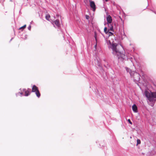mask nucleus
Wrapping results in <instances>:
<instances>
[{
  "mask_svg": "<svg viewBox=\"0 0 156 156\" xmlns=\"http://www.w3.org/2000/svg\"><path fill=\"white\" fill-rule=\"evenodd\" d=\"M107 44L108 46L112 49L113 54L117 57L118 58H122L123 59L126 58V55L120 52L119 50L117 49V44L115 43L114 41H113L112 43L110 41H108L107 42Z\"/></svg>",
  "mask_w": 156,
  "mask_h": 156,
  "instance_id": "obj_1",
  "label": "nucleus"
},
{
  "mask_svg": "<svg viewBox=\"0 0 156 156\" xmlns=\"http://www.w3.org/2000/svg\"><path fill=\"white\" fill-rule=\"evenodd\" d=\"M127 71L129 72L131 76H133L134 79L136 81H138L140 80V75L138 73L134 71H131V70L129 68H126Z\"/></svg>",
  "mask_w": 156,
  "mask_h": 156,
  "instance_id": "obj_2",
  "label": "nucleus"
},
{
  "mask_svg": "<svg viewBox=\"0 0 156 156\" xmlns=\"http://www.w3.org/2000/svg\"><path fill=\"white\" fill-rule=\"evenodd\" d=\"M145 96L150 101H153L154 98H156V92H149L148 91L145 92Z\"/></svg>",
  "mask_w": 156,
  "mask_h": 156,
  "instance_id": "obj_3",
  "label": "nucleus"
},
{
  "mask_svg": "<svg viewBox=\"0 0 156 156\" xmlns=\"http://www.w3.org/2000/svg\"><path fill=\"white\" fill-rule=\"evenodd\" d=\"M32 92H35L37 96L39 98L40 96V94L38 90L37 87L34 85L32 88Z\"/></svg>",
  "mask_w": 156,
  "mask_h": 156,
  "instance_id": "obj_4",
  "label": "nucleus"
},
{
  "mask_svg": "<svg viewBox=\"0 0 156 156\" xmlns=\"http://www.w3.org/2000/svg\"><path fill=\"white\" fill-rule=\"evenodd\" d=\"M90 5L93 10L94 11L95 10L96 7L95 3L94 1H90Z\"/></svg>",
  "mask_w": 156,
  "mask_h": 156,
  "instance_id": "obj_5",
  "label": "nucleus"
},
{
  "mask_svg": "<svg viewBox=\"0 0 156 156\" xmlns=\"http://www.w3.org/2000/svg\"><path fill=\"white\" fill-rule=\"evenodd\" d=\"M106 20L107 21V24L109 26V24L112 23V19L111 16L110 15H108L107 17Z\"/></svg>",
  "mask_w": 156,
  "mask_h": 156,
  "instance_id": "obj_6",
  "label": "nucleus"
},
{
  "mask_svg": "<svg viewBox=\"0 0 156 156\" xmlns=\"http://www.w3.org/2000/svg\"><path fill=\"white\" fill-rule=\"evenodd\" d=\"M133 111L135 112H137V108L136 106L135 105H133L132 107Z\"/></svg>",
  "mask_w": 156,
  "mask_h": 156,
  "instance_id": "obj_7",
  "label": "nucleus"
},
{
  "mask_svg": "<svg viewBox=\"0 0 156 156\" xmlns=\"http://www.w3.org/2000/svg\"><path fill=\"white\" fill-rule=\"evenodd\" d=\"M53 23L55 24V25L58 27H59L60 25V23L59 20H56L54 21Z\"/></svg>",
  "mask_w": 156,
  "mask_h": 156,
  "instance_id": "obj_8",
  "label": "nucleus"
},
{
  "mask_svg": "<svg viewBox=\"0 0 156 156\" xmlns=\"http://www.w3.org/2000/svg\"><path fill=\"white\" fill-rule=\"evenodd\" d=\"M30 89H28V90L27 91H25V96H28L30 94Z\"/></svg>",
  "mask_w": 156,
  "mask_h": 156,
  "instance_id": "obj_9",
  "label": "nucleus"
},
{
  "mask_svg": "<svg viewBox=\"0 0 156 156\" xmlns=\"http://www.w3.org/2000/svg\"><path fill=\"white\" fill-rule=\"evenodd\" d=\"M50 17V15L49 14H47L45 16V18L46 20H49V19Z\"/></svg>",
  "mask_w": 156,
  "mask_h": 156,
  "instance_id": "obj_10",
  "label": "nucleus"
},
{
  "mask_svg": "<svg viewBox=\"0 0 156 156\" xmlns=\"http://www.w3.org/2000/svg\"><path fill=\"white\" fill-rule=\"evenodd\" d=\"M109 30H110L113 31V30L114 29H116V27L114 28L113 26H111V27H109Z\"/></svg>",
  "mask_w": 156,
  "mask_h": 156,
  "instance_id": "obj_11",
  "label": "nucleus"
},
{
  "mask_svg": "<svg viewBox=\"0 0 156 156\" xmlns=\"http://www.w3.org/2000/svg\"><path fill=\"white\" fill-rule=\"evenodd\" d=\"M137 145L140 144L141 143V141L140 140L138 139L137 140Z\"/></svg>",
  "mask_w": 156,
  "mask_h": 156,
  "instance_id": "obj_12",
  "label": "nucleus"
},
{
  "mask_svg": "<svg viewBox=\"0 0 156 156\" xmlns=\"http://www.w3.org/2000/svg\"><path fill=\"white\" fill-rule=\"evenodd\" d=\"M26 25H24V26H23L21 27L20 28V29H24V28H25L26 27Z\"/></svg>",
  "mask_w": 156,
  "mask_h": 156,
  "instance_id": "obj_13",
  "label": "nucleus"
},
{
  "mask_svg": "<svg viewBox=\"0 0 156 156\" xmlns=\"http://www.w3.org/2000/svg\"><path fill=\"white\" fill-rule=\"evenodd\" d=\"M104 32L106 33H107V28L106 27H105L104 29Z\"/></svg>",
  "mask_w": 156,
  "mask_h": 156,
  "instance_id": "obj_14",
  "label": "nucleus"
},
{
  "mask_svg": "<svg viewBox=\"0 0 156 156\" xmlns=\"http://www.w3.org/2000/svg\"><path fill=\"white\" fill-rule=\"evenodd\" d=\"M128 121L130 124H132V122H131L129 119H128Z\"/></svg>",
  "mask_w": 156,
  "mask_h": 156,
  "instance_id": "obj_15",
  "label": "nucleus"
},
{
  "mask_svg": "<svg viewBox=\"0 0 156 156\" xmlns=\"http://www.w3.org/2000/svg\"><path fill=\"white\" fill-rule=\"evenodd\" d=\"M28 29L29 30H30V29H31V26L30 25L28 27Z\"/></svg>",
  "mask_w": 156,
  "mask_h": 156,
  "instance_id": "obj_16",
  "label": "nucleus"
},
{
  "mask_svg": "<svg viewBox=\"0 0 156 156\" xmlns=\"http://www.w3.org/2000/svg\"><path fill=\"white\" fill-rule=\"evenodd\" d=\"M95 38L96 41H97V38H96V35H95Z\"/></svg>",
  "mask_w": 156,
  "mask_h": 156,
  "instance_id": "obj_17",
  "label": "nucleus"
},
{
  "mask_svg": "<svg viewBox=\"0 0 156 156\" xmlns=\"http://www.w3.org/2000/svg\"><path fill=\"white\" fill-rule=\"evenodd\" d=\"M88 17H89V16H86V18H87V19H88Z\"/></svg>",
  "mask_w": 156,
  "mask_h": 156,
  "instance_id": "obj_18",
  "label": "nucleus"
},
{
  "mask_svg": "<svg viewBox=\"0 0 156 156\" xmlns=\"http://www.w3.org/2000/svg\"><path fill=\"white\" fill-rule=\"evenodd\" d=\"M109 33H111V34H112V33H111V32H109Z\"/></svg>",
  "mask_w": 156,
  "mask_h": 156,
  "instance_id": "obj_19",
  "label": "nucleus"
},
{
  "mask_svg": "<svg viewBox=\"0 0 156 156\" xmlns=\"http://www.w3.org/2000/svg\"><path fill=\"white\" fill-rule=\"evenodd\" d=\"M153 105H151V106H153Z\"/></svg>",
  "mask_w": 156,
  "mask_h": 156,
  "instance_id": "obj_20",
  "label": "nucleus"
},
{
  "mask_svg": "<svg viewBox=\"0 0 156 156\" xmlns=\"http://www.w3.org/2000/svg\"><path fill=\"white\" fill-rule=\"evenodd\" d=\"M21 94H22V93H20Z\"/></svg>",
  "mask_w": 156,
  "mask_h": 156,
  "instance_id": "obj_21",
  "label": "nucleus"
},
{
  "mask_svg": "<svg viewBox=\"0 0 156 156\" xmlns=\"http://www.w3.org/2000/svg\"><path fill=\"white\" fill-rule=\"evenodd\" d=\"M105 1H108V0H105Z\"/></svg>",
  "mask_w": 156,
  "mask_h": 156,
  "instance_id": "obj_22",
  "label": "nucleus"
},
{
  "mask_svg": "<svg viewBox=\"0 0 156 156\" xmlns=\"http://www.w3.org/2000/svg\"><path fill=\"white\" fill-rule=\"evenodd\" d=\"M114 25L115 26V24H114Z\"/></svg>",
  "mask_w": 156,
  "mask_h": 156,
  "instance_id": "obj_23",
  "label": "nucleus"
},
{
  "mask_svg": "<svg viewBox=\"0 0 156 156\" xmlns=\"http://www.w3.org/2000/svg\"><path fill=\"white\" fill-rule=\"evenodd\" d=\"M23 90H25V89H23Z\"/></svg>",
  "mask_w": 156,
  "mask_h": 156,
  "instance_id": "obj_24",
  "label": "nucleus"
}]
</instances>
